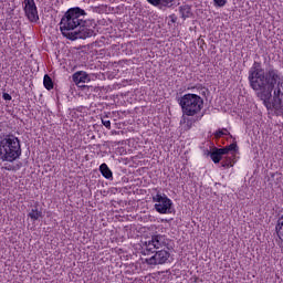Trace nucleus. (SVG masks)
Wrapping results in <instances>:
<instances>
[{
  "instance_id": "f257e3e1",
  "label": "nucleus",
  "mask_w": 283,
  "mask_h": 283,
  "mask_svg": "<svg viewBox=\"0 0 283 283\" xmlns=\"http://www.w3.org/2000/svg\"><path fill=\"white\" fill-rule=\"evenodd\" d=\"M248 81L266 109L274 112L275 116H283L282 73L273 66L264 71L262 63L254 62L249 70Z\"/></svg>"
},
{
  "instance_id": "f03ea898",
  "label": "nucleus",
  "mask_w": 283,
  "mask_h": 283,
  "mask_svg": "<svg viewBox=\"0 0 283 283\" xmlns=\"http://www.w3.org/2000/svg\"><path fill=\"white\" fill-rule=\"evenodd\" d=\"M87 12L80 7L70 8L60 21V31L69 41L77 39H90L94 36L96 24L92 25V21L85 19Z\"/></svg>"
},
{
  "instance_id": "5701e85b",
  "label": "nucleus",
  "mask_w": 283,
  "mask_h": 283,
  "mask_svg": "<svg viewBox=\"0 0 283 283\" xmlns=\"http://www.w3.org/2000/svg\"><path fill=\"white\" fill-rule=\"evenodd\" d=\"M2 98H3L4 101H12V95H10V94H8V93H3V94H2Z\"/></svg>"
},
{
  "instance_id": "0eeeda50",
  "label": "nucleus",
  "mask_w": 283,
  "mask_h": 283,
  "mask_svg": "<svg viewBox=\"0 0 283 283\" xmlns=\"http://www.w3.org/2000/svg\"><path fill=\"white\" fill-rule=\"evenodd\" d=\"M23 4L25 17L32 23H36V20L39 19V11L36 10V3L34 2V0H24Z\"/></svg>"
},
{
  "instance_id": "1a4fd4ad",
  "label": "nucleus",
  "mask_w": 283,
  "mask_h": 283,
  "mask_svg": "<svg viewBox=\"0 0 283 283\" xmlns=\"http://www.w3.org/2000/svg\"><path fill=\"white\" fill-rule=\"evenodd\" d=\"M150 245L154 249H163V247L167 245V241H165V235L163 234H154L150 240Z\"/></svg>"
},
{
  "instance_id": "dca6fc26",
  "label": "nucleus",
  "mask_w": 283,
  "mask_h": 283,
  "mask_svg": "<svg viewBox=\"0 0 283 283\" xmlns=\"http://www.w3.org/2000/svg\"><path fill=\"white\" fill-rule=\"evenodd\" d=\"M145 247L146 249H144L142 251L143 255H151V253L156 252V248H154V245H151V241L145 242Z\"/></svg>"
},
{
  "instance_id": "423d86ee",
  "label": "nucleus",
  "mask_w": 283,
  "mask_h": 283,
  "mask_svg": "<svg viewBox=\"0 0 283 283\" xmlns=\"http://www.w3.org/2000/svg\"><path fill=\"white\" fill-rule=\"evenodd\" d=\"M155 254L149 259H146V264L157 266V264H167V261L170 258V253L167 250H158L154 252Z\"/></svg>"
},
{
  "instance_id": "bb28decb",
  "label": "nucleus",
  "mask_w": 283,
  "mask_h": 283,
  "mask_svg": "<svg viewBox=\"0 0 283 283\" xmlns=\"http://www.w3.org/2000/svg\"><path fill=\"white\" fill-rule=\"evenodd\" d=\"M221 167H229V163L222 161V163H221Z\"/></svg>"
},
{
  "instance_id": "9d476101",
  "label": "nucleus",
  "mask_w": 283,
  "mask_h": 283,
  "mask_svg": "<svg viewBox=\"0 0 283 283\" xmlns=\"http://www.w3.org/2000/svg\"><path fill=\"white\" fill-rule=\"evenodd\" d=\"M150 6H155V8H159V10H163V8H171L174 6V1L176 0H147Z\"/></svg>"
},
{
  "instance_id": "6e6552de",
  "label": "nucleus",
  "mask_w": 283,
  "mask_h": 283,
  "mask_svg": "<svg viewBox=\"0 0 283 283\" xmlns=\"http://www.w3.org/2000/svg\"><path fill=\"white\" fill-rule=\"evenodd\" d=\"M73 83L75 85H80V83H90L92 78H90V74L85 71H77L72 75Z\"/></svg>"
},
{
  "instance_id": "20e7f679",
  "label": "nucleus",
  "mask_w": 283,
  "mask_h": 283,
  "mask_svg": "<svg viewBox=\"0 0 283 283\" xmlns=\"http://www.w3.org/2000/svg\"><path fill=\"white\" fill-rule=\"evenodd\" d=\"M184 116H196L202 112L205 107V99L198 94L188 93L178 101Z\"/></svg>"
},
{
  "instance_id": "4be33fe9",
  "label": "nucleus",
  "mask_w": 283,
  "mask_h": 283,
  "mask_svg": "<svg viewBox=\"0 0 283 283\" xmlns=\"http://www.w3.org/2000/svg\"><path fill=\"white\" fill-rule=\"evenodd\" d=\"M218 150L221 154V157L227 156V154H229V148H227V146L223 148H218Z\"/></svg>"
},
{
  "instance_id": "4468645a",
  "label": "nucleus",
  "mask_w": 283,
  "mask_h": 283,
  "mask_svg": "<svg viewBox=\"0 0 283 283\" xmlns=\"http://www.w3.org/2000/svg\"><path fill=\"white\" fill-rule=\"evenodd\" d=\"M43 85L49 92L50 90H54V81H52V77H50V75H44Z\"/></svg>"
},
{
  "instance_id": "ddd939ff",
  "label": "nucleus",
  "mask_w": 283,
  "mask_h": 283,
  "mask_svg": "<svg viewBox=\"0 0 283 283\" xmlns=\"http://www.w3.org/2000/svg\"><path fill=\"white\" fill-rule=\"evenodd\" d=\"M275 231H276L277 238H280V240H282L283 242V216L279 218L275 226Z\"/></svg>"
},
{
  "instance_id": "cd10ccee",
  "label": "nucleus",
  "mask_w": 283,
  "mask_h": 283,
  "mask_svg": "<svg viewBox=\"0 0 283 283\" xmlns=\"http://www.w3.org/2000/svg\"><path fill=\"white\" fill-rule=\"evenodd\" d=\"M209 151H210V150H206V151H205V156H209Z\"/></svg>"
},
{
  "instance_id": "b1692460",
  "label": "nucleus",
  "mask_w": 283,
  "mask_h": 283,
  "mask_svg": "<svg viewBox=\"0 0 283 283\" xmlns=\"http://www.w3.org/2000/svg\"><path fill=\"white\" fill-rule=\"evenodd\" d=\"M6 171H14V166L2 167Z\"/></svg>"
},
{
  "instance_id": "7ed1b4c3",
  "label": "nucleus",
  "mask_w": 283,
  "mask_h": 283,
  "mask_svg": "<svg viewBox=\"0 0 283 283\" xmlns=\"http://www.w3.org/2000/svg\"><path fill=\"white\" fill-rule=\"evenodd\" d=\"M21 140L12 134L0 135V160L2 163H14L21 158Z\"/></svg>"
},
{
  "instance_id": "39448f33",
  "label": "nucleus",
  "mask_w": 283,
  "mask_h": 283,
  "mask_svg": "<svg viewBox=\"0 0 283 283\" xmlns=\"http://www.w3.org/2000/svg\"><path fill=\"white\" fill-rule=\"evenodd\" d=\"M153 202H157L155 203L157 213H171V207H174V202L167 197V195L158 192L153 197Z\"/></svg>"
},
{
  "instance_id": "6ab92c4d",
  "label": "nucleus",
  "mask_w": 283,
  "mask_h": 283,
  "mask_svg": "<svg viewBox=\"0 0 283 283\" xmlns=\"http://www.w3.org/2000/svg\"><path fill=\"white\" fill-rule=\"evenodd\" d=\"M214 6L218 8H224V6H227V0H214Z\"/></svg>"
},
{
  "instance_id": "f8f14e48",
  "label": "nucleus",
  "mask_w": 283,
  "mask_h": 283,
  "mask_svg": "<svg viewBox=\"0 0 283 283\" xmlns=\"http://www.w3.org/2000/svg\"><path fill=\"white\" fill-rule=\"evenodd\" d=\"M99 171H101L102 176H104L107 180H111V178H113V172L109 169V167L107 166V164H102L99 166Z\"/></svg>"
},
{
  "instance_id": "a878e982",
  "label": "nucleus",
  "mask_w": 283,
  "mask_h": 283,
  "mask_svg": "<svg viewBox=\"0 0 283 283\" xmlns=\"http://www.w3.org/2000/svg\"><path fill=\"white\" fill-rule=\"evenodd\" d=\"M227 133H224V136H230V138H233V140H235L234 136L231 135V133H229V130H226Z\"/></svg>"
},
{
  "instance_id": "c85d7f7f",
  "label": "nucleus",
  "mask_w": 283,
  "mask_h": 283,
  "mask_svg": "<svg viewBox=\"0 0 283 283\" xmlns=\"http://www.w3.org/2000/svg\"><path fill=\"white\" fill-rule=\"evenodd\" d=\"M187 125H189V122H187Z\"/></svg>"
},
{
  "instance_id": "2eb2a0df",
  "label": "nucleus",
  "mask_w": 283,
  "mask_h": 283,
  "mask_svg": "<svg viewBox=\"0 0 283 283\" xmlns=\"http://www.w3.org/2000/svg\"><path fill=\"white\" fill-rule=\"evenodd\" d=\"M182 19H189L191 17V8L189 6H182L179 9Z\"/></svg>"
},
{
  "instance_id": "393cba45",
  "label": "nucleus",
  "mask_w": 283,
  "mask_h": 283,
  "mask_svg": "<svg viewBox=\"0 0 283 283\" xmlns=\"http://www.w3.org/2000/svg\"><path fill=\"white\" fill-rule=\"evenodd\" d=\"M169 17H170V19H171V23H176V21H178V18H176L175 14H171V15H169Z\"/></svg>"
},
{
  "instance_id": "f3484780",
  "label": "nucleus",
  "mask_w": 283,
  "mask_h": 283,
  "mask_svg": "<svg viewBox=\"0 0 283 283\" xmlns=\"http://www.w3.org/2000/svg\"><path fill=\"white\" fill-rule=\"evenodd\" d=\"M43 217V212L39 211V209H32L31 212H29V218H31V220H39V218Z\"/></svg>"
},
{
  "instance_id": "aec40b11",
  "label": "nucleus",
  "mask_w": 283,
  "mask_h": 283,
  "mask_svg": "<svg viewBox=\"0 0 283 283\" xmlns=\"http://www.w3.org/2000/svg\"><path fill=\"white\" fill-rule=\"evenodd\" d=\"M102 124L104 125V127H106V129L112 128V122H109V119L102 118Z\"/></svg>"
},
{
  "instance_id": "9b49d317",
  "label": "nucleus",
  "mask_w": 283,
  "mask_h": 283,
  "mask_svg": "<svg viewBox=\"0 0 283 283\" xmlns=\"http://www.w3.org/2000/svg\"><path fill=\"white\" fill-rule=\"evenodd\" d=\"M208 156H210L212 163H214V165H218V163H220V160H222V155L219 153L218 147H214L212 149V151H208Z\"/></svg>"
},
{
  "instance_id": "a211bd4d",
  "label": "nucleus",
  "mask_w": 283,
  "mask_h": 283,
  "mask_svg": "<svg viewBox=\"0 0 283 283\" xmlns=\"http://www.w3.org/2000/svg\"><path fill=\"white\" fill-rule=\"evenodd\" d=\"M228 151H238V142H233L232 144L226 146Z\"/></svg>"
},
{
  "instance_id": "412c9836",
  "label": "nucleus",
  "mask_w": 283,
  "mask_h": 283,
  "mask_svg": "<svg viewBox=\"0 0 283 283\" xmlns=\"http://www.w3.org/2000/svg\"><path fill=\"white\" fill-rule=\"evenodd\" d=\"M224 132H227V128L217 130L214 134L216 138H222V136H224Z\"/></svg>"
}]
</instances>
